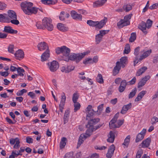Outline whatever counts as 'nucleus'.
I'll return each mask as SVG.
<instances>
[{
	"instance_id": "nucleus-21",
	"label": "nucleus",
	"mask_w": 158,
	"mask_h": 158,
	"mask_svg": "<svg viewBox=\"0 0 158 158\" xmlns=\"http://www.w3.org/2000/svg\"><path fill=\"white\" fill-rule=\"evenodd\" d=\"M131 103H130L128 104L124 105L120 113L122 114H125L127 111L131 108Z\"/></svg>"
},
{
	"instance_id": "nucleus-17",
	"label": "nucleus",
	"mask_w": 158,
	"mask_h": 158,
	"mask_svg": "<svg viewBox=\"0 0 158 158\" xmlns=\"http://www.w3.org/2000/svg\"><path fill=\"white\" fill-rule=\"evenodd\" d=\"M107 136L108 138L107 139V142L110 143H113L115 139L114 132L112 131H110Z\"/></svg>"
},
{
	"instance_id": "nucleus-40",
	"label": "nucleus",
	"mask_w": 158,
	"mask_h": 158,
	"mask_svg": "<svg viewBox=\"0 0 158 158\" xmlns=\"http://www.w3.org/2000/svg\"><path fill=\"white\" fill-rule=\"evenodd\" d=\"M130 136L128 135L124 139V142L123 144V145L127 146L130 142Z\"/></svg>"
},
{
	"instance_id": "nucleus-26",
	"label": "nucleus",
	"mask_w": 158,
	"mask_h": 158,
	"mask_svg": "<svg viewBox=\"0 0 158 158\" xmlns=\"http://www.w3.org/2000/svg\"><path fill=\"white\" fill-rule=\"evenodd\" d=\"M70 49L66 47L65 46H63V49L62 51V54L65 56H68L70 53Z\"/></svg>"
},
{
	"instance_id": "nucleus-44",
	"label": "nucleus",
	"mask_w": 158,
	"mask_h": 158,
	"mask_svg": "<svg viewBox=\"0 0 158 158\" xmlns=\"http://www.w3.org/2000/svg\"><path fill=\"white\" fill-rule=\"evenodd\" d=\"M96 112L94 111L93 109H92V110L90 111H88L86 112L87 114V119L88 118H90L94 114V113Z\"/></svg>"
},
{
	"instance_id": "nucleus-54",
	"label": "nucleus",
	"mask_w": 158,
	"mask_h": 158,
	"mask_svg": "<svg viewBox=\"0 0 158 158\" xmlns=\"http://www.w3.org/2000/svg\"><path fill=\"white\" fill-rule=\"evenodd\" d=\"M63 49V46L61 47H58L55 49L56 52L57 54H59L62 53V51Z\"/></svg>"
},
{
	"instance_id": "nucleus-64",
	"label": "nucleus",
	"mask_w": 158,
	"mask_h": 158,
	"mask_svg": "<svg viewBox=\"0 0 158 158\" xmlns=\"http://www.w3.org/2000/svg\"><path fill=\"white\" fill-rule=\"evenodd\" d=\"M153 62L154 63H156L158 62V54H156L154 57L153 60Z\"/></svg>"
},
{
	"instance_id": "nucleus-57",
	"label": "nucleus",
	"mask_w": 158,
	"mask_h": 158,
	"mask_svg": "<svg viewBox=\"0 0 158 158\" xmlns=\"http://www.w3.org/2000/svg\"><path fill=\"white\" fill-rule=\"evenodd\" d=\"M6 7V5L2 2H0V10H2Z\"/></svg>"
},
{
	"instance_id": "nucleus-31",
	"label": "nucleus",
	"mask_w": 158,
	"mask_h": 158,
	"mask_svg": "<svg viewBox=\"0 0 158 158\" xmlns=\"http://www.w3.org/2000/svg\"><path fill=\"white\" fill-rule=\"evenodd\" d=\"M100 121V119L99 118H96L94 119H92L90 120L88 122L87 124V127L89 126V124L93 126L94 125L96 124Z\"/></svg>"
},
{
	"instance_id": "nucleus-58",
	"label": "nucleus",
	"mask_w": 158,
	"mask_h": 158,
	"mask_svg": "<svg viewBox=\"0 0 158 158\" xmlns=\"http://www.w3.org/2000/svg\"><path fill=\"white\" fill-rule=\"evenodd\" d=\"M158 6V3H155L152 5L150 6L149 7V9L150 10H153L154 9H156Z\"/></svg>"
},
{
	"instance_id": "nucleus-3",
	"label": "nucleus",
	"mask_w": 158,
	"mask_h": 158,
	"mask_svg": "<svg viewBox=\"0 0 158 158\" xmlns=\"http://www.w3.org/2000/svg\"><path fill=\"white\" fill-rule=\"evenodd\" d=\"M107 21V18H105L100 21L88 20L87 21V23L90 26L95 27L96 28L101 29L105 24Z\"/></svg>"
},
{
	"instance_id": "nucleus-23",
	"label": "nucleus",
	"mask_w": 158,
	"mask_h": 158,
	"mask_svg": "<svg viewBox=\"0 0 158 158\" xmlns=\"http://www.w3.org/2000/svg\"><path fill=\"white\" fill-rule=\"evenodd\" d=\"M147 91L145 90H143L140 92L137 97L135 98V101L138 102L142 99L144 95L146 93Z\"/></svg>"
},
{
	"instance_id": "nucleus-13",
	"label": "nucleus",
	"mask_w": 158,
	"mask_h": 158,
	"mask_svg": "<svg viewBox=\"0 0 158 158\" xmlns=\"http://www.w3.org/2000/svg\"><path fill=\"white\" fill-rule=\"evenodd\" d=\"M3 31L12 34H16L18 32L17 30L13 29L12 27L10 26H5Z\"/></svg>"
},
{
	"instance_id": "nucleus-62",
	"label": "nucleus",
	"mask_w": 158,
	"mask_h": 158,
	"mask_svg": "<svg viewBox=\"0 0 158 158\" xmlns=\"http://www.w3.org/2000/svg\"><path fill=\"white\" fill-rule=\"evenodd\" d=\"M19 143L20 141L19 140L17 141L16 143L14 146V148L16 149H18L20 146V145L19 144Z\"/></svg>"
},
{
	"instance_id": "nucleus-19",
	"label": "nucleus",
	"mask_w": 158,
	"mask_h": 158,
	"mask_svg": "<svg viewBox=\"0 0 158 158\" xmlns=\"http://www.w3.org/2000/svg\"><path fill=\"white\" fill-rule=\"evenodd\" d=\"M50 57L49 50H46L42 55L41 59L42 61L47 60Z\"/></svg>"
},
{
	"instance_id": "nucleus-20",
	"label": "nucleus",
	"mask_w": 158,
	"mask_h": 158,
	"mask_svg": "<svg viewBox=\"0 0 158 158\" xmlns=\"http://www.w3.org/2000/svg\"><path fill=\"white\" fill-rule=\"evenodd\" d=\"M15 57L17 59H23L24 57V53L22 50H19L16 52L14 54Z\"/></svg>"
},
{
	"instance_id": "nucleus-1",
	"label": "nucleus",
	"mask_w": 158,
	"mask_h": 158,
	"mask_svg": "<svg viewBox=\"0 0 158 158\" xmlns=\"http://www.w3.org/2000/svg\"><path fill=\"white\" fill-rule=\"evenodd\" d=\"M33 4L30 2L25 1L21 4L22 9L26 15H31L36 14L37 12V7H32Z\"/></svg>"
},
{
	"instance_id": "nucleus-63",
	"label": "nucleus",
	"mask_w": 158,
	"mask_h": 158,
	"mask_svg": "<svg viewBox=\"0 0 158 158\" xmlns=\"http://www.w3.org/2000/svg\"><path fill=\"white\" fill-rule=\"evenodd\" d=\"M124 122V119L118 120L117 122V127H119Z\"/></svg>"
},
{
	"instance_id": "nucleus-2",
	"label": "nucleus",
	"mask_w": 158,
	"mask_h": 158,
	"mask_svg": "<svg viewBox=\"0 0 158 158\" xmlns=\"http://www.w3.org/2000/svg\"><path fill=\"white\" fill-rule=\"evenodd\" d=\"M88 52H85L81 53L76 54L72 53L68 56V59L65 60L66 61H68L69 60L75 61L77 63L79 62L86 54Z\"/></svg>"
},
{
	"instance_id": "nucleus-49",
	"label": "nucleus",
	"mask_w": 158,
	"mask_h": 158,
	"mask_svg": "<svg viewBox=\"0 0 158 158\" xmlns=\"http://www.w3.org/2000/svg\"><path fill=\"white\" fill-rule=\"evenodd\" d=\"M136 91L137 89H135L134 90L130 92L128 95L129 98H132L135 95Z\"/></svg>"
},
{
	"instance_id": "nucleus-14",
	"label": "nucleus",
	"mask_w": 158,
	"mask_h": 158,
	"mask_svg": "<svg viewBox=\"0 0 158 158\" xmlns=\"http://www.w3.org/2000/svg\"><path fill=\"white\" fill-rule=\"evenodd\" d=\"M115 150V147L114 144H112L109 147L108 152L106 154V156L107 158H111Z\"/></svg>"
},
{
	"instance_id": "nucleus-43",
	"label": "nucleus",
	"mask_w": 158,
	"mask_h": 158,
	"mask_svg": "<svg viewBox=\"0 0 158 158\" xmlns=\"http://www.w3.org/2000/svg\"><path fill=\"white\" fill-rule=\"evenodd\" d=\"M146 23L147 27V28L149 29L152 27L153 22L150 19H148L146 21Z\"/></svg>"
},
{
	"instance_id": "nucleus-27",
	"label": "nucleus",
	"mask_w": 158,
	"mask_h": 158,
	"mask_svg": "<svg viewBox=\"0 0 158 158\" xmlns=\"http://www.w3.org/2000/svg\"><path fill=\"white\" fill-rule=\"evenodd\" d=\"M58 29L62 31H65L68 30V28L65 26L64 25L61 23H59L57 25Z\"/></svg>"
},
{
	"instance_id": "nucleus-38",
	"label": "nucleus",
	"mask_w": 158,
	"mask_h": 158,
	"mask_svg": "<svg viewBox=\"0 0 158 158\" xmlns=\"http://www.w3.org/2000/svg\"><path fill=\"white\" fill-rule=\"evenodd\" d=\"M102 37L100 35V34H98L95 36V41L97 44H98L101 41Z\"/></svg>"
},
{
	"instance_id": "nucleus-18",
	"label": "nucleus",
	"mask_w": 158,
	"mask_h": 158,
	"mask_svg": "<svg viewBox=\"0 0 158 158\" xmlns=\"http://www.w3.org/2000/svg\"><path fill=\"white\" fill-rule=\"evenodd\" d=\"M120 64L119 61L117 62L116 65L114 68L113 71V74L114 76L116 75L119 73L121 67V66H120Z\"/></svg>"
},
{
	"instance_id": "nucleus-50",
	"label": "nucleus",
	"mask_w": 158,
	"mask_h": 158,
	"mask_svg": "<svg viewBox=\"0 0 158 158\" xmlns=\"http://www.w3.org/2000/svg\"><path fill=\"white\" fill-rule=\"evenodd\" d=\"M109 31V30H101L99 31L100 35L103 37V35L107 34Z\"/></svg>"
},
{
	"instance_id": "nucleus-47",
	"label": "nucleus",
	"mask_w": 158,
	"mask_h": 158,
	"mask_svg": "<svg viewBox=\"0 0 158 158\" xmlns=\"http://www.w3.org/2000/svg\"><path fill=\"white\" fill-rule=\"evenodd\" d=\"M27 91L26 89H21L18 91L16 93V95L18 96H22L23 95L24 93L27 92Z\"/></svg>"
},
{
	"instance_id": "nucleus-29",
	"label": "nucleus",
	"mask_w": 158,
	"mask_h": 158,
	"mask_svg": "<svg viewBox=\"0 0 158 158\" xmlns=\"http://www.w3.org/2000/svg\"><path fill=\"white\" fill-rule=\"evenodd\" d=\"M127 57L126 56H124L122 57L120 59V66L123 68H124L125 66V64H126V63L127 61Z\"/></svg>"
},
{
	"instance_id": "nucleus-16",
	"label": "nucleus",
	"mask_w": 158,
	"mask_h": 158,
	"mask_svg": "<svg viewBox=\"0 0 158 158\" xmlns=\"http://www.w3.org/2000/svg\"><path fill=\"white\" fill-rule=\"evenodd\" d=\"M138 28L143 31L144 34L146 35L147 34L148 32L146 31V30L147 27L146 23L143 21H142L138 26Z\"/></svg>"
},
{
	"instance_id": "nucleus-53",
	"label": "nucleus",
	"mask_w": 158,
	"mask_h": 158,
	"mask_svg": "<svg viewBox=\"0 0 158 158\" xmlns=\"http://www.w3.org/2000/svg\"><path fill=\"white\" fill-rule=\"evenodd\" d=\"M36 26L38 29H44V27L43 24L42 25L40 22H37Z\"/></svg>"
},
{
	"instance_id": "nucleus-41",
	"label": "nucleus",
	"mask_w": 158,
	"mask_h": 158,
	"mask_svg": "<svg viewBox=\"0 0 158 158\" xmlns=\"http://www.w3.org/2000/svg\"><path fill=\"white\" fill-rule=\"evenodd\" d=\"M130 51V45L129 44H127L125 47L124 54H128Z\"/></svg>"
},
{
	"instance_id": "nucleus-6",
	"label": "nucleus",
	"mask_w": 158,
	"mask_h": 158,
	"mask_svg": "<svg viewBox=\"0 0 158 158\" xmlns=\"http://www.w3.org/2000/svg\"><path fill=\"white\" fill-rule=\"evenodd\" d=\"M136 81V78L135 77H134L131 80L128 82H127L125 80H122L120 83L119 89H125L127 85H133L134 84Z\"/></svg>"
},
{
	"instance_id": "nucleus-5",
	"label": "nucleus",
	"mask_w": 158,
	"mask_h": 158,
	"mask_svg": "<svg viewBox=\"0 0 158 158\" xmlns=\"http://www.w3.org/2000/svg\"><path fill=\"white\" fill-rule=\"evenodd\" d=\"M42 23L44 26V29H47L48 31H51L53 29V26L52 23V20L50 18H44L42 20Z\"/></svg>"
},
{
	"instance_id": "nucleus-30",
	"label": "nucleus",
	"mask_w": 158,
	"mask_h": 158,
	"mask_svg": "<svg viewBox=\"0 0 158 158\" xmlns=\"http://www.w3.org/2000/svg\"><path fill=\"white\" fill-rule=\"evenodd\" d=\"M67 139L64 137L62 138L60 143V149L64 148L66 145Z\"/></svg>"
},
{
	"instance_id": "nucleus-35",
	"label": "nucleus",
	"mask_w": 158,
	"mask_h": 158,
	"mask_svg": "<svg viewBox=\"0 0 158 158\" xmlns=\"http://www.w3.org/2000/svg\"><path fill=\"white\" fill-rule=\"evenodd\" d=\"M17 71L18 73V75L20 76H23L24 75L23 74L25 71L23 68L21 67H18L17 69Z\"/></svg>"
},
{
	"instance_id": "nucleus-59",
	"label": "nucleus",
	"mask_w": 158,
	"mask_h": 158,
	"mask_svg": "<svg viewBox=\"0 0 158 158\" xmlns=\"http://www.w3.org/2000/svg\"><path fill=\"white\" fill-rule=\"evenodd\" d=\"M86 127L88 128L87 130H88L92 133L93 132L94 129L93 126L91 125V124H89V126H88V127L87 124L86 125Z\"/></svg>"
},
{
	"instance_id": "nucleus-36",
	"label": "nucleus",
	"mask_w": 158,
	"mask_h": 158,
	"mask_svg": "<svg viewBox=\"0 0 158 158\" xmlns=\"http://www.w3.org/2000/svg\"><path fill=\"white\" fill-rule=\"evenodd\" d=\"M79 97V94L77 92H75L73 95L72 100L73 102H77V100Z\"/></svg>"
},
{
	"instance_id": "nucleus-51",
	"label": "nucleus",
	"mask_w": 158,
	"mask_h": 158,
	"mask_svg": "<svg viewBox=\"0 0 158 158\" xmlns=\"http://www.w3.org/2000/svg\"><path fill=\"white\" fill-rule=\"evenodd\" d=\"M19 140V138H16L15 139L11 138L10 139V143L12 145L14 144L15 142L16 143L17 141Z\"/></svg>"
},
{
	"instance_id": "nucleus-7",
	"label": "nucleus",
	"mask_w": 158,
	"mask_h": 158,
	"mask_svg": "<svg viewBox=\"0 0 158 158\" xmlns=\"http://www.w3.org/2000/svg\"><path fill=\"white\" fill-rule=\"evenodd\" d=\"M47 65L50 71L52 72L56 71L59 67V63L56 60H53L51 62L48 63Z\"/></svg>"
},
{
	"instance_id": "nucleus-4",
	"label": "nucleus",
	"mask_w": 158,
	"mask_h": 158,
	"mask_svg": "<svg viewBox=\"0 0 158 158\" xmlns=\"http://www.w3.org/2000/svg\"><path fill=\"white\" fill-rule=\"evenodd\" d=\"M6 14V17L10 19V22L13 24L17 25L19 23V21L17 19V15L16 13L13 10H9Z\"/></svg>"
},
{
	"instance_id": "nucleus-52",
	"label": "nucleus",
	"mask_w": 158,
	"mask_h": 158,
	"mask_svg": "<svg viewBox=\"0 0 158 158\" xmlns=\"http://www.w3.org/2000/svg\"><path fill=\"white\" fill-rule=\"evenodd\" d=\"M157 122H158V118L156 116L153 117L151 119V123L153 125Z\"/></svg>"
},
{
	"instance_id": "nucleus-24",
	"label": "nucleus",
	"mask_w": 158,
	"mask_h": 158,
	"mask_svg": "<svg viewBox=\"0 0 158 158\" xmlns=\"http://www.w3.org/2000/svg\"><path fill=\"white\" fill-rule=\"evenodd\" d=\"M106 1L107 0H98L94 3L93 7H96L102 6L106 2Z\"/></svg>"
},
{
	"instance_id": "nucleus-11",
	"label": "nucleus",
	"mask_w": 158,
	"mask_h": 158,
	"mask_svg": "<svg viewBox=\"0 0 158 158\" xmlns=\"http://www.w3.org/2000/svg\"><path fill=\"white\" fill-rule=\"evenodd\" d=\"M71 15L73 19L79 21L82 20V15L80 14H78L74 10H72L71 11Z\"/></svg>"
},
{
	"instance_id": "nucleus-37",
	"label": "nucleus",
	"mask_w": 158,
	"mask_h": 158,
	"mask_svg": "<svg viewBox=\"0 0 158 158\" xmlns=\"http://www.w3.org/2000/svg\"><path fill=\"white\" fill-rule=\"evenodd\" d=\"M136 39V34L135 33L133 32L131 34V36L129 41L130 42H133Z\"/></svg>"
},
{
	"instance_id": "nucleus-12",
	"label": "nucleus",
	"mask_w": 158,
	"mask_h": 158,
	"mask_svg": "<svg viewBox=\"0 0 158 158\" xmlns=\"http://www.w3.org/2000/svg\"><path fill=\"white\" fill-rule=\"evenodd\" d=\"M150 78V76L149 75H147L142 78L138 83V88H140L143 86Z\"/></svg>"
},
{
	"instance_id": "nucleus-46",
	"label": "nucleus",
	"mask_w": 158,
	"mask_h": 158,
	"mask_svg": "<svg viewBox=\"0 0 158 158\" xmlns=\"http://www.w3.org/2000/svg\"><path fill=\"white\" fill-rule=\"evenodd\" d=\"M74 67L72 65H69L66 68V73H69L71 71L73 70L74 69Z\"/></svg>"
},
{
	"instance_id": "nucleus-9",
	"label": "nucleus",
	"mask_w": 158,
	"mask_h": 158,
	"mask_svg": "<svg viewBox=\"0 0 158 158\" xmlns=\"http://www.w3.org/2000/svg\"><path fill=\"white\" fill-rule=\"evenodd\" d=\"M66 99V97L65 94L64 93H63L61 96L60 102L59 106L60 110L62 113L63 112V110L64 108Z\"/></svg>"
},
{
	"instance_id": "nucleus-60",
	"label": "nucleus",
	"mask_w": 158,
	"mask_h": 158,
	"mask_svg": "<svg viewBox=\"0 0 158 158\" xmlns=\"http://www.w3.org/2000/svg\"><path fill=\"white\" fill-rule=\"evenodd\" d=\"M139 48H140L138 47L136 48L135 49L134 54L136 56H137L139 54Z\"/></svg>"
},
{
	"instance_id": "nucleus-56",
	"label": "nucleus",
	"mask_w": 158,
	"mask_h": 158,
	"mask_svg": "<svg viewBox=\"0 0 158 158\" xmlns=\"http://www.w3.org/2000/svg\"><path fill=\"white\" fill-rule=\"evenodd\" d=\"M73 152H70L66 154L64 157L66 158H73Z\"/></svg>"
},
{
	"instance_id": "nucleus-10",
	"label": "nucleus",
	"mask_w": 158,
	"mask_h": 158,
	"mask_svg": "<svg viewBox=\"0 0 158 158\" xmlns=\"http://www.w3.org/2000/svg\"><path fill=\"white\" fill-rule=\"evenodd\" d=\"M130 24L129 21H127L124 19H121L117 23V26L119 28H123V27L127 26Z\"/></svg>"
},
{
	"instance_id": "nucleus-25",
	"label": "nucleus",
	"mask_w": 158,
	"mask_h": 158,
	"mask_svg": "<svg viewBox=\"0 0 158 158\" xmlns=\"http://www.w3.org/2000/svg\"><path fill=\"white\" fill-rule=\"evenodd\" d=\"M152 52L151 49L148 50L146 51L143 52V54L140 56L139 59V61H141L143 59H145Z\"/></svg>"
},
{
	"instance_id": "nucleus-33",
	"label": "nucleus",
	"mask_w": 158,
	"mask_h": 158,
	"mask_svg": "<svg viewBox=\"0 0 158 158\" xmlns=\"http://www.w3.org/2000/svg\"><path fill=\"white\" fill-rule=\"evenodd\" d=\"M96 81L97 82L102 84L103 83V80L102 75L100 74H98L96 78Z\"/></svg>"
},
{
	"instance_id": "nucleus-15",
	"label": "nucleus",
	"mask_w": 158,
	"mask_h": 158,
	"mask_svg": "<svg viewBox=\"0 0 158 158\" xmlns=\"http://www.w3.org/2000/svg\"><path fill=\"white\" fill-rule=\"evenodd\" d=\"M151 142V139L150 138H148L143 140L141 144L139 145L141 148H145L148 147L150 145Z\"/></svg>"
},
{
	"instance_id": "nucleus-48",
	"label": "nucleus",
	"mask_w": 158,
	"mask_h": 158,
	"mask_svg": "<svg viewBox=\"0 0 158 158\" xmlns=\"http://www.w3.org/2000/svg\"><path fill=\"white\" fill-rule=\"evenodd\" d=\"M143 153V151L142 150V149H140L138 151L135 158H140Z\"/></svg>"
},
{
	"instance_id": "nucleus-39",
	"label": "nucleus",
	"mask_w": 158,
	"mask_h": 158,
	"mask_svg": "<svg viewBox=\"0 0 158 158\" xmlns=\"http://www.w3.org/2000/svg\"><path fill=\"white\" fill-rule=\"evenodd\" d=\"M73 103H74V111L76 112L80 109L81 105L78 102H76Z\"/></svg>"
},
{
	"instance_id": "nucleus-55",
	"label": "nucleus",
	"mask_w": 158,
	"mask_h": 158,
	"mask_svg": "<svg viewBox=\"0 0 158 158\" xmlns=\"http://www.w3.org/2000/svg\"><path fill=\"white\" fill-rule=\"evenodd\" d=\"M103 104H101L98 107V110L97 112L100 113L103 110Z\"/></svg>"
},
{
	"instance_id": "nucleus-8",
	"label": "nucleus",
	"mask_w": 158,
	"mask_h": 158,
	"mask_svg": "<svg viewBox=\"0 0 158 158\" xmlns=\"http://www.w3.org/2000/svg\"><path fill=\"white\" fill-rule=\"evenodd\" d=\"M38 49L40 51H43L46 49L49 50L48 46L45 42H41L39 43L37 45Z\"/></svg>"
},
{
	"instance_id": "nucleus-42",
	"label": "nucleus",
	"mask_w": 158,
	"mask_h": 158,
	"mask_svg": "<svg viewBox=\"0 0 158 158\" xmlns=\"http://www.w3.org/2000/svg\"><path fill=\"white\" fill-rule=\"evenodd\" d=\"M14 46L13 45L10 44L8 48V52L12 54H14Z\"/></svg>"
},
{
	"instance_id": "nucleus-34",
	"label": "nucleus",
	"mask_w": 158,
	"mask_h": 158,
	"mask_svg": "<svg viewBox=\"0 0 158 158\" xmlns=\"http://www.w3.org/2000/svg\"><path fill=\"white\" fill-rule=\"evenodd\" d=\"M144 137L143 135L139 133L136 136L135 141L136 143L139 142L142 140Z\"/></svg>"
},
{
	"instance_id": "nucleus-45",
	"label": "nucleus",
	"mask_w": 158,
	"mask_h": 158,
	"mask_svg": "<svg viewBox=\"0 0 158 158\" xmlns=\"http://www.w3.org/2000/svg\"><path fill=\"white\" fill-rule=\"evenodd\" d=\"M92 63V59L91 58H87L83 61V63L85 64Z\"/></svg>"
},
{
	"instance_id": "nucleus-32",
	"label": "nucleus",
	"mask_w": 158,
	"mask_h": 158,
	"mask_svg": "<svg viewBox=\"0 0 158 158\" xmlns=\"http://www.w3.org/2000/svg\"><path fill=\"white\" fill-rule=\"evenodd\" d=\"M147 68L146 67H143L139 69L136 74L137 76H139L144 73L145 71L147 69Z\"/></svg>"
},
{
	"instance_id": "nucleus-61",
	"label": "nucleus",
	"mask_w": 158,
	"mask_h": 158,
	"mask_svg": "<svg viewBox=\"0 0 158 158\" xmlns=\"http://www.w3.org/2000/svg\"><path fill=\"white\" fill-rule=\"evenodd\" d=\"M83 137L82 135H81L79 138V140L78 142V145L80 146L83 142L84 140L82 139H83Z\"/></svg>"
},
{
	"instance_id": "nucleus-28",
	"label": "nucleus",
	"mask_w": 158,
	"mask_h": 158,
	"mask_svg": "<svg viewBox=\"0 0 158 158\" xmlns=\"http://www.w3.org/2000/svg\"><path fill=\"white\" fill-rule=\"evenodd\" d=\"M41 2L44 4L50 5L55 4L57 2V1H53L52 0H41Z\"/></svg>"
},
{
	"instance_id": "nucleus-22",
	"label": "nucleus",
	"mask_w": 158,
	"mask_h": 158,
	"mask_svg": "<svg viewBox=\"0 0 158 158\" xmlns=\"http://www.w3.org/2000/svg\"><path fill=\"white\" fill-rule=\"evenodd\" d=\"M6 14H0V22L2 23H9L10 19L6 17Z\"/></svg>"
}]
</instances>
